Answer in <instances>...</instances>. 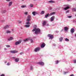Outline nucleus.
I'll list each match as a JSON object with an SVG mask.
<instances>
[{
  "mask_svg": "<svg viewBox=\"0 0 76 76\" xmlns=\"http://www.w3.org/2000/svg\"><path fill=\"white\" fill-rule=\"evenodd\" d=\"M32 32H34V31H35L34 34L36 35H38V34H40L41 32V30L39 28H34L32 30Z\"/></svg>",
  "mask_w": 76,
  "mask_h": 76,
  "instance_id": "nucleus-1",
  "label": "nucleus"
},
{
  "mask_svg": "<svg viewBox=\"0 0 76 76\" xmlns=\"http://www.w3.org/2000/svg\"><path fill=\"white\" fill-rule=\"evenodd\" d=\"M64 7H66V8H64V9L65 10H67L68 9L70 8V7L69 6V4H65L64 5Z\"/></svg>",
  "mask_w": 76,
  "mask_h": 76,
  "instance_id": "nucleus-2",
  "label": "nucleus"
},
{
  "mask_svg": "<svg viewBox=\"0 0 76 76\" xmlns=\"http://www.w3.org/2000/svg\"><path fill=\"white\" fill-rule=\"evenodd\" d=\"M48 37H49V39H52L53 38V35L51 34H49L48 35Z\"/></svg>",
  "mask_w": 76,
  "mask_h": 76,
  "instance_id": "nucleus-3",
  "label": "nucleus"
},
{
  "mask_svg": "<svg viewBox=\"0 0 76 76\" xmlns=\"http://www.w3.org/2000/svg\"><path fill=\"white\" fill-rule=\"evenodd\" d=\"M21 43V40H19V41H17L15 42V44L16 45H19V44H20Z\"/></svg>",
  "mask_w": 76,
  "mask_h": 76,
  "instance_id": "nucleus-4",
  "label": "nucleus"
},
{
  "mask_svg": "<svg viewBox=\"0 0 76 76\" xmlns=\"http://www.w3.org/2000/svg\"><path fill=\"white\" fill-rule=\"evenodd\" d=\"M39 50H40V48L38 47L37 48H35L34 50V51H35V52H37L38 51H39Z\"/></svg>",
  "mask_w": 76,
  "mask_h": 76,
  "instance_id": "nucleus-5",
  "label": "nucleus"
},
{
  "mask_svg": "<svg viewBox=\"0 0 76 76\" xmlns=\"http://www.w3.org/2000/svg\"><path fill=\"white\" fill-rule=\"evenodd\" d=\"M37 64H39L41 65V66H44V62L41 61L37 63Z\"/></svg>",
  "mask_w": 76,
  "mask_h": 76,
  "instance_id": "nucleus-6",
  "label": "nucleus"
},
{
  "mask_svg": "<svg viewBox=\"0 0 76 76\" xmlns=\"http://www.w3.org/2000/svg\"><path fill=\"white\" fill-rule=\"evenodd\" d=\"M10 27V25H6L4 27V29H7L9 28Z\"/></svg>",
  "mask_w": 76,
  "mask_h": 76,
  "instance_id": "nucleus-7",
  "label": "nucleus"
},
{
  "mask_svg": "<svg viewBox=\"0 0 76 76\" xmlns=\"http://www.w3.org/2000/svg\"><path fill=\"white\" fill-rule=\"evenodd\" d=\"M55 19V17L54 16H52L50 18L51 22H53V21H54V20Z\"/></svg>",
  "mask_w": 76,
  "mask_h": 76,
  "instance_id": "nucleus-8",
  "label": "nucleus"
},
{
  "mask_svg": "<svg viewBox=\"0 0 76 76\" xmlns=\"http://www.w3.org/2000/svg\"><path fill=\"white\" fill-rule=\"evenodd\" d=\"M75 29H74V28H72L70 31L71 34H73L74 33V32H75Z\"/></svg>",
  "mask_w": 76,
  "mask_h": 76,
  "instance_id": "nucleus-9",
  "label": "nucleus"
},
{
  "mask_svg": "<svg viewBox=\"0 0 76 76\" xmlns=\"http://www.w3.org/2000/svg\"><path fill=\"white\" fill-rule=\"evenodd\" d=\"M10 53L15 54V53H18V51L15 50H11L10 51Z\"/></svg>",
  "mask_w": 76,
  "mask_h": 76,
  "instance_id": "nucleus-10",
  "label": "nucleus"
},
{
  "mask_svg": "<svg viewBox=\"0 0 76 76\" xmlns=\"http://www.w3.org/2000/svg\"><path fill=\"white\" fill-rule=\"evenodd\" d=\"M64 30L65 31H67L69 30V28L67 27H65L64 28Z\"/></svg>",
  "mask_w": 76,
  "mask_h": 76,
  "instance_id": "nucleus-11",
  "label": "nucleus"
},
{
  "mask_svg": "<svg viewBox=\"0 0 76 76\" xmlns=\"http://www.w3.org/2000/svg\"><path fill=\"white\" fill-rule=\"evenodd\" d=\"M45 46V44L44 43H43L42 45H41V48H44V47Z\"/></svg>",
  "mask_w": 76,
  "mask_h": 76,
  "instance_id": "nucleus-12",
  "label": "nucleus"
},
{
  "mask_svg": "<svg viewBox=\"0 0 76 76\" xmlns=\"http://www.w3.org/2000/svg\"><path fill=\"white\" fill-rule=\"evenodd\" d=\"M32 14L34 16H35L36 14H38V13L36 12H32Z\"/></svg>",
  "mask_w": 76,
  "mask_h": 76,
  "instance_id": "nucleus-13",
  "label": "nucleus"
},
{
  "mask_svg": "<svg viewBox=\"0 0 76 76\" xmlns=\"http://www.w3.org/2000/svg\"><path fill=\"white\" fill-rule=\"evenodd\" d=\"M63 38L61 37L59 39V42H62V41H63Z\"/></svg>",
  "mask_w": 76,
  "mask_h": 76,
  "instance_id": "nucleus-14",
  "label": "nucleus"
},
{
  "mask_svg": "<svg viewBox=\"0 0 76 76\" xmlns=\"http://www.w3.org/2000/svg\"><path fill=\"white\" fill-rule=\"evenodd\" d=\"M13 39V38L12 37H10V38L8 39V41H11Z\"/></svg>",
  "mask_w": 76,
  "mask_h": 76,
  "instance_id": "nucleus-15",
  "label": "nucleus"
},
{
  "mask_svg": "<svg viewBox=\"0 0 76 76\" xmlns=\"http://www.w3.org/2000/svg\"><path fill=\"white\" fill-rule=\"evenodd\" d=\"M29 38H27L24 39L23 40V41H24V42H26L27 41H29Z\"/></svg>",
  "mask_w": 76,
  "mask_h": 76,
  "instance_id": "nucleus-16",
  "label": "nucleus"
},
{
  "mask_svg": "<svg viewBox=\"0 0 76 76\" xmlns=\"http://www.w3.org/2000/svg\"><path fill=\"white\" fill-rule=\"evenodd\" d=\"M48 2L50 3H55V1L53 0H51V1H49Z\"/></svg>",
  "mask_w": 76,
  "mask_h": 76,
  "instance_id": "nucleus-17",
  "label": "nucleus"
},
{
  "mask_svg": "<svg viewBox=\"0 0 76 76\" xmlns=\"http://www.w3.org/2000/svg\"><path fill=\"white\" fill-rule=\"evenodd\" d=\"M12 3H13V2H12V1L10 2L9 3V4H8V6H12Z\"/></svg>",
  "mask_w": 76,
  "mask_h": 76,
  "instance_id": "nucleus-18",
  "label": "nucleus"
},
{
  "mask_svg": "<svg viewBox=\"0 0 76 76\" xmlns=\"http://www.w3.org/2000/svg\"><path fill=\"white\" fill-rule=\"evenodd\" d=\"M25 27L26 28H29L30 27V25L29 24H27L25 26Z\"/></svg>",
  "mask_w": 76,
  "mask_h": 76,
  "instance_id": "nucleus-19",
  "label": "nucleus"
},
{
  "mask_svg": "<svg viewBox=\"0 0 76 76\" xmlns=\"http://www.w3.org/2000/svg\"><path fill=\"white\" fill-rule=\"evenodd\" d=\"M19 60V58H16L15 59V62H18Z\"/></svg>",
  "mask_w": 76,
  "mask_h": 76,
  "instance_id": "nucleus-20",
  "label": "nucleus"
},
{
  "mask_svg": "<svg viewBox=\"0 0 76 76\" xmlns=\"http://www.w3.org/2000/svg\"><path fill=\"white\" fill-rule=\"evenodd\" d=\"M45 24H46V21H44L42 23L43 26H44V25H45Z\"/></svg>",
  "mask_w": 76,
  "mask_h": 76,
  "instance_id": "nucleus-21",
  "label": "nucleus"
},
{
  "mask_svg": "<svg viewBox=\"0 0 76 76\" xmlns=\"http://www.w3.org/2000/svg\"><path fill=\"white\" fill-rule=\"evenodd\" d=\"M55 14V12H52L50 14H49V15H50V16H52V15H54Z\"/></svg>",
  "mask_w": 76,
  "mask_h": 76,
  "instance_id": "nucleus-22",
  "label": "nucleus"
},
{
  "mask_svg": "<svg viewBox=\"0 0 76 76\" xmlns=\"http://www.w3.org/2000/svg\"><path fill=\"white\" fill-rule=\"evenodd\" d=\"M6 33L7 34H10V33H11V31L9 30H7V31Z\"/></svg>",
  "mask_w": 76,
  "mask_h": 76,
  "instance_id": "nucleus-23",
  "label": "nucleus"
},
{
  "mask_svg": "<svg viewBox=\"0 0 76 76\" xmlns=\"http://www.w3.org/2000/svg\"><path fill=\"white\" fill-rule=\"evenodd\" d=\"M44 13H45V11H41V15H43V14H44Z\"/></svg>",
  "mask_w": 76,
  "mask_h": 76,
  "instance_id": "nucleus-24",
  "label": "nucleus"
},
{
  "mask_svg": "<svg viewBox=\"0 0 76 76\" xmlns=\"http://www.w3.org/2000/svg\"><path fill=\"white\" fill-rule=\"evenodd\" d=\"M49 15H50V14H46L45 15V18H47V17H48V16H49Z\"/></svg>",
  "mask_w": 76,
  "mask_h": 76,
  "instance_id": "nucleus-25",
  "label": "nucleus"
},
{
  "mask_svg": "<svg viewBox=\"0 0 76 76\" xmlns=\"http://www.w3.org/2000/svg\"><path fill=\"white\" fill-rule=\"evenodd\" d=\"M65 41H67L68 42V41H69V39H67V38H66L65 39Z\"/></svg>",
  "mask_w": 76,
  "mask_h": 76,
  "instance_id": "nucleus-26",
  "label": "nucleus"
},
{
  "mask_svg": "<svg viewBox=\"0 0 76 76\" xmlns=\"http://www.w3.org/2000/svg\"><path fill=\"white\" fill-rule=\"evenodd\" d=\"M6 10H2V13H6Z\"/></svg>",
  "mask_w": 76,
  "mask_h": 76,
  "instance_id": "nucleus-27",
  "label": "nucleus"
},
{
  "mask_svg": "<svg viewBox=\"0 0 76 76\" xmlns=\"http://www.w3.org/2000/svg\"><path fill=\"white\" fill-rule=\"evenodd\" d=\"M26 7V5H22L21 6V7L22 8H24V7Z\"/></svg>",
  "mask_w": 76,
  "mask_h": 76,
  "instance_id": "nucleus-28",
  "label": "nucleus"
},
{
  "mask_svg": "<svg viewBox=\"0 0 76 76\" xmlns=\"http://www.w3.org/2000/svg\"><path fill=\"white\" fill-rule=\"evenodd\" d=\"M30 40L31 43H32L33 42H34V41H33V40L32 39H30Z\"/></svg>",
  "mask_w": 76,
  "mask_h": 76,
  "instance_id": "nucleus-29",
  "label": "nucleus"
},
{
  "mask_svg": "<svg viewBox=\"0 0 76 76\" xmlns=\"http://www.w3.org/2000/svg\"><path fill=\"white\" fill-rule=\"evenodd\" d=\"M29 6L30 7H33V6H34V5L32 4H31Z\"/></svg>",
  "mask_w": 76,
  "mask_h": 76,
  "instance_id": "nucleus-30",
  "label": "nucleus"
},
{
  "mask_svg": "<svg viewBox=\"0 0 76 76\" xmlns=\"http://www.w3.org/2000/svg\"><path fill=\"white\" fill-rule=\"evenodd\" d=\"M31 20V19L27 18L26 20V21L27 22H29V21H30Z\"/></svg>",
  "mask_w": 76,
  "mask_h": 76,
  "instance_id": "nucleus-31",
  "label": "nucleus"
},
{
  "mask_svg": "<svg viewBox=\"0 0 76 76\" xmlns=\"http://www.w3.org/2000/svg\"><path fill=\"white\" fill-rule=\"evenodd\" d=\"M73 11H75V12H76V8H74L73 9Z\"/></svg>",
  "mask_w": 76,
  "mask_h": 76,
  "instance_id": "nucleus-32",
  "label": "nucleus"
},
{
  "mask_svg": "<svg viewBox=\"0 0 76 76\" xmlns=\"http://www.w3.org/2000/svg\"><path fill=\"white\" fill-rule=\"evenodd\" d=\"M6 47L7 48H9V47H10V45H6Z\"/></svg>",
  "mask_w": 76,
  "mask_h": 76,
  "instance_id": "nucleus-33",
  "label": "nucleus"
},
{
  "mask_svg": "<svg viewBox=\"0 0 76 76\" xmlns=\"http://www.w3.org/2000/svg\"><path fill=\"white\" fill-rule=\"evenodd\" d=\"M28 12H26L24 13V14L25 15H28Z\"/></svg>",
  "mask_w": 76,
  "mask_h": 76,
  "instance_id": "nucleus-34",
  "label": "nucleus"
},
{
  "mask_svg": "<svg viewBox=\"0 0 76 76\" xmlns=\"http://www.w3.org/2000/svg\"><path fill=\"white\" fill-rule=\"evenodd\" d=\"M26 25H30V23L29 22H27L26 23Z\"/></svg>",
  "mask_w": 76,
  "mask_h": 76,
  "instance_id": "nucleus-35",
  "label": "nucleus"
},
{
  "mask_svg": "<svg viewBox=\"0 0 76 76\" xmlns=\"http://www.w3.org/2000/svg\"><path fill=\"white\" fill-rule=\"evenodd\" d=\"M10 63L8 62L7 63V66H10Z\"/></svg>",
  "mask_w": 76,
  "mask_h": 76,
  "instance_id": "nucleus-36",
  "label": "nucleus"
},
{
  "mask_svg": "<svg viewBox=\"0 0 76 76\" xmlns=\"http://www.w3.org/2000/svg\"><path fill=\"white\" fill-rule=\"evenodd\" d=\"M27 18L28 19H31V17L30 16L28 15V16Z\"/></svg>",
  "mask_w": 76,
  "mask_h": 76,
  "instance_id": "nucleus-37",
  "label": "nucleus"
},
{
  "mask_svg": "<svg viewBox=\"0 0 76 76\" xmlns=\"http://www.w3.org/2000/svg\"><path fill=\"white\" fill-rule=\"evenodd\" d=\"M67 18H72V16H67Z\"/></svg>",
  "mask_w": 76,
  "mask_h": 76,
  "instance_id": "nucleus-38",
  "label": "nucleus"
},
{
  "mask_svg": "<svg viewBox=\"0 0 76 76\" xmlns=\"http://www.w3.org/2000/svg\"><path fill=\"white\" fill-rule=\"evenodd\" d=\"M33 69V67H32V66H31L30 67V70H32Z\"/></svg>",
  "mask_w": 76,
  "mask_h": 76,
  "instance_id": "nucleus-39",
  "label": "nucleus"
},
{
  "mask_svg": "<svg viewBox=\"0 0 76 76\" xmlns=\"http://www.w3.org/2000/svg\"><path fill=\"white\" fill-rule=\"evenodd\" d=\"M74 63H76V60H73Z\"/></svg>",
  "mask_w": 76,
  "mask_h": 76,
  "instance_id": "nucleus-40",
  "label": "nucleus"
},
{
  "mask_svg": "<svg viewBox=\"0 0 76 76\" xmlns=\"http://www.w3.org/2000/svg\"><path fill=\"white\" fill-rule=\"evenodd\" d=\"M69 13V10H67L66 12V13Z\"/></svg>",
  "mask_w": 76,
  "mask_h": 76,
  "instance_id": "nucleus-41",
  "label": "nucleus"
},
{
  "mask_svg": "<svg viewBox=\"0 0 76 76\" xmlns=\"http://www.w3.org/2000/svg\"><path fill=\"white\" fill-rule=\"evenodd\" d=\"M23 54V52H21L20 53V55H22V54Z\"/></svg>",
  "mask_w": 76,
  "mask_h": 76,
  "instance_id": "nucleus-42",
  "label": "nucleus"
},
{
  "mask_svg": "<svg viewBox=\"0 0 76 76\" xmlns=\"http://www.w3.org/2000/svg\"><path fill=\"white\" fill-rule=\"evenodd\" d=\"M58 61H57L56 62V64H58Z\"/></svg>",
  "mask_w": 76,
  "mask_h": 76,
  "instance_id": "nucleus-43",
  "label": "nucleus"
},
{
  "mask_svg": "<svg viewBox=\"0 0 76 76\" xmlns=\"http://www.w3.org/2000/svg\"><path fill=\"white\" fill-rule=\"evenodd\" d=\"M73 22L74 23H75V22L76 23V20H74L73 21Z\"/></svg>",
  "mask_w": 76,
  "mask_h": 76,
  "instance_id": "nucleus-44",
  "label": "nucleus"
},
{
  "mask_svg": "<svg viewBox=\"0 0 76 76\" xmlns=\"http://www.w3.org/2000/svg\"><path fill=\"white\" fill-rule=\"evenodd\" d=\"M5 76L4 74H2L0 76Z\"/></svg>",
  "mask_w": 76,
  "mask_h": 76,
  "instance_id": "nucleus-45",
  "label": "nucleus"
},
{
  "mask_svg": "<svg viewBox=\"0 0 76 76\" xmlns=\"http://www.w3.org/2000/svg\"><path fill=\"white\" fill-rule=\"evenodd\" d=\"M4 50H5V51H6V50H7V48H5L4 49Z\"/></svg>",
  "mask_w": 76,
  "mask_h": 76,
  "instance_id": "nucleus-46",
  "label": "nucleus"
},
{
  "mask_svg": "<svg viewBox=\"0 0 76 76\" xmlns=\"http://www.w3.org/2000/svg\"><path fill=\"white\" fill-rule=\"evenodd\" d=\"M6 1H10V0H6Z\"/></svg>",
  "mask_w": 76,
  "mask_h": 76,
  "instance_id": "nucleus-47",
  "label": "nucleus"
},
{
  "mask_svg": "<svg viewBox=\"0 0 76 76\" xmlns=\"http://www.w3.org/2000/svg\"><path fill=\"white\" fill-rule=\"evenodd\" d=\"M68 73V72H64V74H66V73Z\"/></svg>",
  "mask_w": 76,
  "mask_h": 76,
  "instance_id": "nucleus-48",
  "label": "nucleus"
},
{
  "mask_svg": "<svg viewBox=\"0 0 76 76\" xmlns=\"http://www.w3.org/2000/svg\"><path fill=\"white\" fill-rule=\"evenodd\" d=\"M18 23H22V22L19 21L18 22Z\"/></svg>",
  "mask_w": 76,
  "mask_h": 76,
  "instance_id": "nucleus-49",
  "label": "nucleus"
},
{
  "mask_svg": "<svg viewBox=\"0 0 76 76\" xmlns=\"http://www.w3.org/2000/svg\"><path fill=\"white\" fill-rule=\"evenodd\" d=\"M20 28L21 29H23V28L22 27H21Z\"/></svg>",
  "mask_w": 76,
  "mask_h": 76,
  "instance_id": "nucleus-50",
  "label": "nucleus"
},
{
  "mask_svg": "<svg viewBox=\"0 0 76 76\" xmlns=\"http://www.w3.org/2000/svg\"><path fill=\"white\" fill-rule=\"evenodd\" d=\"M12 58H14V59L16 58V57H12Z\"/></svg>",
  "mask_w": 76,
  "mask_h": 76,
  "instance_id": "nucleus-51",
  "label": "nucleus"
},
{
  "mask_svg": "<svg viewBox=\"0 0 76 76\" xmlns=\"http://www.w3.org/2000/svg\"><path fill=\"white\" fill-rule=\"evenodd\" d=\"M5 63H7V61H5L4 62Z\"/></svg>",
  "mask_w": 76,
  "mask_h": 76,
  "instance_id": "nucleus-52",
  "label": "nucleus"
},
{
  "mask_svg": "<svg viewBox=\"0 0 76 76\" xmlns=\"http://www.w3.org/2000/svg\"><path fill=\"white\" fill-rule=\"evenodd\" d=\"M56 32H57V33L58 32V31H56Z\"/></svg>",
  "mask_w": 76,
  "mask_h": 76,
  "instance_id": "nucleus-53",
  "label": "nucleus"
},
{
  "mask_svg": "<svg viewBox=\"0 0 76 76\" xmlns=\"http://www.w3.org/2000/svg\"><path fill=\"white\" fill-rule=\"evenodd\" d=\"M48 24H47V25H46V26H48Z\"/></svg>",
  "mask_w": 76,
  "mask_h": 76,
  "instance_id": "nucleus-54",
  "label": "nucleus"
},
{
  "mask_svg": "<svg viewBox=\"0 0 76 76\" xmlns=\"http://www.w3.org/2000/svg\"><path fill=\"white\" fill-rule=\"evenodd\" d=\"M75 37H76V34L75 35Z\"/></svg>",
  "mask_w": 76,
  "mask_h": 76,
  "instance_id": "nucleus-55",
  "label": "nucleus"
},
{
  "mask_svg": "<svg viewBox=\"0 0 76 76\" xmlns=\"http://www.w3.org/2000/svg\"><path fill=\"white\" fill-rule=\"evenodd\" d=\"M22 1H24V0H22Z\"/></svg>",
  "mask_w": 76,
  "mask_h": 76,
  "instance_id": "nucleus-56",
  "label": "nucleus"
},
{
  "mask_svg": "<svg viewBox=\"0 0 76 76\" xmlns=\"http://www.w3.org/2000/svg\"><path fill=\"white\" fill-rule=\"evenodd\" d=\"M12 31H13V29H12Z\"/></svg>",
  "mask_w": 76,
  "mask_h": 76,
  "instance_id": "nucleus-57",
  "label": "nucleus"
},
{
  "mask_svg": "<svg viewBox=\"0 0 76 76\" xmlns=\"http://www.w3.org/2000/svg\"><path fill=\"white\" fill-rule=\"evenodd\" d=\"M56 45H54V46H56Z\"/></svg>",
  "mask_w": 76,
  "mask_h": 76,
  "instance_id": "nucleus-58",
  "label": "nucleus"
},
{
  "mask_svg": "<svg viewBox=\"0 0 76 76\" xmlns=\"http://www.w3.org/2000/svg\"><path fill=\"white\" fill-rule=\"evenodd\" d=\"M75 16H76V14L75 15Z\"/></svg>",
  "mask_w": 76,
  "mask_h": 76,
  "instance_id": "nucleus-59",
  "label": "nucleus"
},
{
  "mask_svg": "<svg viewBox=\"0 0 76 76\" xmlns=\"http://www.w3.org/2000/svg\"><path fill=\"white\" fill-rule=\"evenodd\" d=\"M62 31H63V29H62Z\"/></svg>",
  "mask_w": 76,
  "mask_h": 76,
  "instance_id": "nucleus-60",
  "label": "nucleus"
},
{
  "mask_svg": "<svg viewBox=\"0 0 76 76\" xmlns=\"http://www.w3.org/2000/svg\"><path fill=\"white\" fill-rule=\"evenodd\" d=\"M62 31H61V32Z\"/></svg>",
  "mask_w": 76,
  "mask_h": 76,
  "instance_id": "nucleus-61",
  "label": "nucleus"
}]
</instances>
